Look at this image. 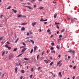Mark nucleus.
<instances>
[{
  "mask_svg": "<svg viewBox=\"0 0 79 79\" xmlns=\"http://www.w3.org/2000/svg\"><path fill=\"white\" fill-rule=\"evenodd\" d=\"M62 64V63H61L59 65V66H61V65Z\"/></svg>",
  "mask_w": 79,
  "mask_h": 79,
  "instance_id": "obj_61",
  "label": "nucleus"
},
{
  "mask_svg": "<svg viewBox=\"0 0 79 79\" xmlns=\"http://www.w3.org/2000/svg\"><path fill=\"white\" fill-rule=\"evenodd\" d=\"M18 18H21L22 17V15H19L17 16Z\"/></svg>",
  "mask_w": 79,
  "mask_h": 79,
  "instance_id": "obj_17",
  "label": "nucleus"
},
{
  "mask_svg": "<svg viewBox=\"0 0 79 79\" xmlns=\"http://www.w3.org/2000/svg\"><path fill=\"white\" fill-rule=\"evenodd\" d=\"M29 33H30V34H32V32H31V31H30L29 32Z\"/></svg>",
  "mask_w": 79,
  "mask_h": 79,
  "instance_id": "obj_60",
  "label": "nucleus"
},
{
  "mask_svg": "<svg viewBox=\"0 0 79 79\" xmlns=\"http://www.w3.org/2000/svg\"><path fill=\"white\" fill-rule=\"evenodd\" d=\"M47 21V19H46L45 20H44L43 21L44 22V21Z\"/></svg>",
  "mask_w": 79,
  "mask_h": 79,
  "instance_id": "obj_54",
  "label": "nucleus"
},
{
  "mask_svg": "<svg viewBox=\"0 0 79 79\" xmlns=\"http://www.w3.org/2000/svg\"><path fill=\"white\" fill-rule=\"evenodd\" d=\"M20 78L21 79H23V77L22 76H21L20 77Z\"/></svg>",
  "mask_w": 79,
  "mask_h": 79,
  "instance_id": "obj_49",
  "label": "nucleus"
},
{
  "mask_svg": "<svg viewBox=\"0 0 79 79\" xmlns=\"http://www.w3.org/2000/svg\"><path fill=\"white\" fill-rule=\"evenodd\" d=\"M69 67L70 68H72V65H70Z\"/></svg>",
  "mask_w": 79,
  "mask_h": 79,
  "instance_id": "obj_64",
  "label": "nucleus"
},
{
  "mask_svg": "<svg viewBox=\"0 0 79 79\" xmlns=\"http://www.w3.org/2000/svg\"><path fill=\"white\" fill-rule=\"evenodd\" d=\"M26 50H27V48H25L22 49L21 52H24Z\"/></svg>",
  "mask_w": 79,
  "mask_h": 79,
  "instance_id": "obj_4",
  "label": "nucleus"
},
{
  "mask_svg": "<svg viewBox=\"0 0 79 79\" xmlns=\"http://www.w3.org/2000/svg\"><path fill=\"white\" fill-rule=\"evenodd\" d=\"M24 60H26V61H27V60H29V58H28L27 59H26V58H24Z\"/></svg>",
  "mask_w": 79,
  "mask_h": 79,
  "instance_id": "obj_28",
  "label": "nucleus"
},
{
  "mask_svg": "<svg viewBox=\"0 0 79 79\" xmlns=\"http://www.w3.org/2000/svg\"><path fill=\"white\" fill-rule=\"evenodd\" d=\"M10 8H11V6H9L8 8H7V9H10Z\"/></svg>",
  "mask_w": 79,
  "mask_h": 79,
  "instance_id": "obj_46",
  "label": "nucleus"
},
{
  "mask_svg": "<svg viewBox=\"0 0 79 79\" xmlns=\"http://www.w3.org/2000/svg\"><path fill=\"white\" fill-rule=\"evenodd\" d=\"M44 53H45V51H43V52H42V53L41 54V56H43V55H44Z\"/></svg>",
  "mask_w": 79,
  "mask_h": 79,
  "instance_id": "obj_40",
  "label": "nucleus"
},
{
  "mask_svg": "<svg viewBox=\"0 0 79 79\" xmlns=\"http://www.w3.org/2000/svg\"><path fill=\"white\" fill-rule=\"evenodd\" d=\"M39 55H38L37 56V60H39Z\"/></svg>",
  "mask_w": 79,
  "mask_h": 79,
  "instance_id": "obj_33",
  "label": "nucleus"
},
{
  "mask_svg": "<svg viewBox=\"0 0 79 79\" xmlns=\"http://www.w3.org/2000/svg\"><path fill=\"white\" fill-rule=\"evenodd\" d=\"M61 56V55H59L58 56V57H59V58H60V57Z\"/></svg>",
  "mask_w": 79,
  "mask_h": 79,
  "instance_id": "obj_58",
  "label": "nucleus"
},
{
  "mask_svg": "<svg viewBox=\"0 0 79 79\" xmlns=\"http://www.w3.org/2000/svg\"><path fill=\"white\" fill-rule=\"evenodd\" d=\"M56 16H57V14L56 13H55L54 15V18L55 19L56 18Z\"/></svg>",
  "mask_w": 79,
  "mask_h": 79,
  "instance_id": "obj_13",
  "label": "nucleus"
},
{
  "mask_svg": "<svg viewBox=\"0 0 79 79\" xmlns=\"http://www.w3.org/2000/svg\"><path fill=\"white\" fill-rule=\"evenodd\" d=\"M63 37V35H59V38H61V37Z\"/></svg>",
  "mask_w": 79,
  "mask_h": 79,
  "instance_id": "obj_34",
  "label": "nucleus"
},
{
  "mask_svg": "<svg viewBox=\"0 0 79 79\" xmlns=\"http://www.w3.org/2000/svg\"><path fill=\"white\" fill-rule=\"evenodd\" d=\"M76 66L75 65V66H74L73 67V69H76Z\"/></svg>",
  "mask_w": 79,
  "mask_h": 79,
  "instance_id": "obj_32",
  "label": "nucleus"
},
{
  "mask_svg": "<svg viewBox=\"0 0 79 79\" xmlns=\"http://www.w3.org/2000/svg\"><path fill=\"white\" fill-rule=\"evenodd\" d=\"M17 50V48H14L13 50V52H15Z\"/></svg>",
  "mask_w": 79,
  "mask_h": 79,
  "instance_id": "obj_21",
  "label": "nucleus"
},
{
  "mask_svg": "<svg viewBox=\"0 0 79 79\" xmlns=\"http://www.w3.org/2000/svg\"><path fill=\"white\" fill-rule=\"evenodd\" d=\"M64 31H65V30L64 29H63L61 31V33L63 32H64Z\"/></svg>",
  "mask_w": 79,
  "mask_h": 79,
  "instance_id": "obj_23",
  "label": "nucleus"
},
{
  "mask_svg": "<svg viewBox=\"0 0 79 79\" xmlns=\"http://www.w3.org/2000/svg\"><path fill=\"white\" fill-rule=\"evenodd\" d=\"M20 24V25H23V26H25V25L27 24V23H22Z\"/></svg>",
  "mask_w": 79,
  "mask_h": 79,
  "instance_id": "obj_6",
  "label": "nucleus"
},
{
  "mask_svg": "<svg viewBox=\"0 0 79 79\" xmlns=\"http://www.w3.org/2000/svg\"><path fill=\"white\" fill-rule=\"evenodd\" d=\"M5 52L4 51H2V56H4V55L5 54Z\"/></svg>",
  "mask_w": 79,
  "mask_h": 79,
  "instance_id": "obj_9",
  "label": "nucleus"
},
{
  "mask_svg": "<svg viewBox=\"0 0 79 79\" xmlns=\"http://www.w3.org/2000/svg\"><path fill=\"white\" fill-rule=\"evenodd\" d=\"M33 71H34V69L33 68H31V71H32V72H33Z\"/></svg>",
  "mask_w": 79,
  "mask_h": 79,
  "instance_id": "obj_35",
  "label": "nucleus"
},
{
  "mask_svg": "<svg viewBox=\"0 0 79 79\" xmlns=\"http://www.w3.org/2000/svg\"><path fill=\"white\" fill-rule=\"evenodd\" d=\"M56 48H58V50H60V48H59V47H58V45H57Z\"/></svg>",
  "mask_w": 79,
  "mask_h": 79,
  "instance_id": "obj_43",
  "label": "nucleus"
},
{
  "mask_svg": "<svg viewBox=\"0 0 79 79\" xmlns=\"http://www.w3.org/2000/svg\"><path fill=\"white\" fill-rule=\"evenodd\" d=\"M72 53H74V51L73 50V51H72Z\"/></svg>",
  "mask_w": 79,
  "mask_h": 79,
  "instance_id": "obj_57",
  "label": "nucleus"
},
{
  "mask_svg": "<svg viewBox=\"0 0 79 79\" xmlns=\"http://www.w3.org/2000/svg\"><path fill=\"white\" fill-rule=\"evenodd\" d=\"M30 42H31L32 43H33L32 44H34V41L32 40H30Z\"/></svg>",
  "mask_w": 79,
  "mask_h": 79,
  "instance_id": "obj_18",
  "label": "nucleus"
},
{
  "mask_svg": "<svg viewBox=\"0 0 79 79\" xmlns=\"http://www.w3.org/2000/svg\"><path fill=\"white\" fill-rule=\"evenodd\" d=\"M61 61H60L59 62H58L57 64V66H58L59 64H60V63H61Z\"/></svg>",
  "mask_w": 79,
  "mask_h": 79,
  "instance_id": "obj_10",
  "label": "nucleus"
},
{
  "mask_svg": "<svg viewBox=\"0 0 79 79\" xmlns=\"http://www.w3.org/2000/svg\"><path fill=\"white\" fill-rule=\"evenodd\" d=\"M35 0H32L31 1H31V3H33V2H35Z\"/></svg>",
  "mask_w": 79,
  "mask_h": 79,
  "instance_id": "obj_25",
  "label": "nucleus"
},
{
  "mask_svg": "<svg viewBox=\"0 0 79 79\" xmlns=\"http://www.w3.org/2000/svg\"><path fill=\"white\" fill-rule=\"evenodd\" d=\"M22 44L23 45H24L25 46H26V44H25L24 42Z\"/></svg>",
  "mask_w": 79,
  "mask_h": 79,
  "instance_id": "obj_45",
  "label": "nucleus"
},
{
  "mask_svg": "<svg viewBox=\"0 0 79 79\" xmlns=\"http://www.w3.org/2000/svg\"><path fill=\"white\" fill-rule=\"evenodd\" d=\"M12 11H13L15 13H16V12H17V10H16L12 9Z\"/></svg>",
  "mask_w": 79,
  "mask_h": 79,
  "instance_id": "obj_8",
  "label": "nucleus"
},
{
  "mask_svg": "<svg viewBox=\"0 0 79 79\" xmlns=\"http://www.w3.org/2000/svg\"><path fill=\"white\" fill-rule=\"evenodd\" d=\"M67 20H70V19L69 18H67Z\"/></svg>",
  "mask_w": 79,
  "mask_h": 79,
  "instance_id": "obj_53",
  "label": "nucleus"
},
{
  "mask_svg": "<svg viewBox=\"0 0 79 79\" xmlns=\"http://www.w3.org/2000/svg\"><path fill=\"white\" fill-rule=\"evenodd\" d=\"M75 78H76V77H75V76H73L72 77V79H75Z\"/></svg>",
  "mask_w": 79,
  "mask_h": 79,
  "instance_id": "obj_47",
  "label": "nucleus"
},
{
  "mask_svg": "<svg viewBox=\"0 0 79 79\" xmlns=\"http://www.w3.org/2000/svg\"><path fill=\"white\" fill-rule=\"evenodd\" d=\"M53 3L55 5H56V2H54V1L53 2Z\"/></svg>",
  "mask_w": 79,
  "mask_h": 79,
  "instance_id": "obj_42",
  "label": "nucleus"
},
{
  "mask_svg": "<svg viewBox=\"0 0 79 79\" xmlns=\"http://www.w3.org/2000/svg\"><path fill=\"white\" fill-rule=\"evenodd\" d=\"M18 40H19V38H17L15 41V43H16L17 42H18Z\"/></svg>",
  "mask_w": 79,
  "mask_h": 79,
  "instance_id": "obj_26",
  "label": "nucleus"
},
{
  "mask_svg": "<svg viewBox=\"0 0 79 79\" xmlns=\"http://www.w3.org/2000/svg\"><path fill=\"white\" fill-rule=\"evenodd\" d=\"M25 30V28L24 27H23L21 29V31H24Z\"/></svg>",
  "mask_w": 79,
  "mask_h": 79,
  "instance_id": "obj_12",
  "label": "nucleus"
},
{
  "mask_svg": "<svg viewBox=\"0 0 79 79\" xmlns=\"http://www.w3.org/2000/svg\"><path fill=\"white\" fill-rule=\"evenodd\" d=\"M53 64V62H51V63L50 64V65L51 66H52Z\"/></svg>",
  "mask_w": 79,
  "mask_h": 79,
  "instance_id": "obj_44",
  "label": "nucleus"
},
{
  "mask_svg": "<svg viewBox=\"0 0 79 79\" xmlns=\"http://www.w3.org/2000/svg\"><path fill=\"white\" fill-rule=\"evenodd\" d=\"M59 74L60 77H62V75H61V72H59Z\"/></svg>",
  "mask_w": 79,
  "mask_h": 79,
  "instance_id": "obj_11",
  "label": "nucleus"
},
{
  "mask_svg": "<svg viewBox=\"0 0 79 79\" xmlns=\"http://www.w3.org/2000/svg\"><path fill=\"white\" fill-rule=\"evenodd\" d=\"M29 35V33L27 32V35Z\"/></svg>",
  "mask_w": 79,
  "mask_h": 79,
  "instance_id": "obj_62",
  "label": "nucleus"
},
{
  "mask_svg": "<svg viewBox=\"0 0 79 79\" xmlns=\"http://www.w3.org/2000/svg\"><path fill=\"white\" fill-rule=\"evenodd\" d=\"M3 37H4V36H2L0 38V41H1V40H2V39H3Z\"/></svg>",
  "mask_w": 79,
  "mask_h": 79,
  "instance_id": "obj_20",
  "label": "nucleus"
},
{
  "mask_svg": "<svg viewBox=\"0 0 79 79\" xmlns=\"http://www.w3.org/2000/svg\"><path fill=\"white\" fill-rule=\"evenodd\" d=\"M3 15H1V16H0V18H2V17H3Z\"/></svg>",
  "mask_w": 79,
  "mask_h": 79,
  "instance_id": "obj_56",
  "label": "nucleus"
},
{
  "mask_svg": "<svg viewBox=\"0 0 79 79\" xmlns=\"http://www.w3.org/2000/svg\"><path fill=\"white\" fill-rule=\"evenodd\" d=\"M18 67H16L15 69V72L16 73H18Z\"/></svg>",
  "mask_w": 79,
  "mask_h": 79,
  "instance_id": "obj_7",
  "label": "nucleus"
},
{
  "mask_svg": "<svg viewBox=\"0 0 79 79\" xmlns=\"http://www.w3.org/2000/svg\"><path fill=\"white\" fill-rule=\"evenodd\" d=\"M34 8H36V7H37V6L36 5H34Z\"/></svg>",
  "mask_w": 79,
  "mask_h": 79,
  "instance_id": "obj_48",
  "label": "nucleus"
},
{
  "mask_svg": "<svg viewBox=\"0 0 79 79\" xmlns=\"http://www.w3.org/2000/svg\"><path fill=\"white\" fill-rule=\"evenodd\" d=\"M22 55H23V53L20 54L17 57H19V56H21Z\"/></svg>",
  "mask_w": 79,
  "mask_h": 79,
  "instance_id": "obj_24",
  "label": "nucleus"
},
{
  "mask_svg": "<svg viewBox=\"0 0 79 79\" xmlns=\"http://www.w3.org/2000/svg\"><path fill=\"white\" fill-rule=\"evenodd\" d=\"M40 22H41V21H42V22L44 21V19H42V18L40 20Z\"/></svg>",
  "mask_w": 79,
  "mask_h": 79,
  "instance_id": "obj_31",
  "label": "nucleus"
},
{
  "mask_svg": "<svg viewBox=\"0 0 79 79\" xmlns=\"http://www.w3.org/2000/svg\"><path fill=\"white\" fill-rule=\"evenodd\" d=\"M44 61L46 64H47V63H48V61H47V60H44Z\"/></svg>",
  "mask_w": 79,
  "mask_h": 79,
  "instance_id": "obj_14",
  "label": "nucleus"
},
{
  "mask_svg": "<svg viewBox=\"0 0 79 79\" xmlns=\"http://www.w3.org/2000/svg\"><path fill=\"white\" fill-rule=\"evenodd\" d=\"M51 45H52V46H53L54 45V43L52 42L51 43Z\"/></svg>",
  "mask_w": 79,
  "mask_h": 79,
  "instance_id": "obj_39",
  "label": "nucleus"
},
{
  "mask_svg": "<svg viewBox=\"0 0 79 79\" xmlns=\"http://www.w3.org/2000/svg\"><path fill=\"white\" fill-rule=\"evenodd\" d=\"M47 22H44V24H47Z\"/></svg>",
  "mask_w": 79,
  "mask_h": 79,
  "instance_id": "obj_63",
  "label": "nucleus"
},
{
  "mask_svg": "<svg viewBox=\"0 0 79 79\" xmlns=\"http://www.w3.org/2000/svg\"><path fill=\"white\" fill-rule=\"evenodd\" d=\"M51 53H55V51H54V50H53V51H51Z\"/></svg>",
  "mask_w": 79,
  "mask_h": 79,
  "instance_id": "obj_27",
  "label": "nucleus"
},
{
  "mask_svg": "<svg viewBox=\"0 0 79 79\" xmlns=\"http://www.w3.org/2000/svg\"><path fill=\"white\" fill-rule=\"evenodd\" d=\"M6 43L8 44H10V43L9 42V41L7 42Z\"/></svg>",
  "mask_w": 79,
  "mask_h": 79,
  "instance_id": "obj_51",
  "label": "nucleus"
},
{
  "mask_svg": "<svg viewBox=\"0 0 79 79\" xmlns=\"http://www.w3.org/2000/svg\"><path fill=\"white\" fill-rule=\"evenodd\" d=\"M47 32H50V29H48L47 30Z\"/></svg>",
  "mask_w": 79,
  "mask_h": 79,
  "instance_id": "obj_30",
  "label": "nucleus"
},
{
  "mask_svg": "<svg viewBox=\"0 0 79 79\" xmlns=\"http://www.w3.org/2000/svg\"><path fill=\"white\" fill-rule=\"evenodd\" d=\"M53 74H54L53 73H52V76H53V77H55V75H56V74H54V75H53Z\"/></svg>",
  "mask_w": 79,
  "mask_h": 79,
  "instance_id": "obj_36",
  "label": "nucleus"
},
{
  "mask_svg": "<svg viewBox=\"0 0 79 79\" xmlns=\"http://www.w3.org/2000/svg\"><path fill=\"white\" fill-rule=\"evenodd\" d=\"M70 58H71V56H68V59H70Z\"/></svg>",
  "mask_w": 79,
  "mask_h": 79,
  "instance_id": "obj_50",
  "label": "nucleus"
},
{
  "mask_svg": "<svg viewBox=\"0 0 79 79\" xmlns=\"http://www.w3.org/2000/svg\"><path fill=\"white\" fill-rule=\"evenodd\" d=\"M13 55L12 54H10L9 56V60H11V58H13Z\"/></svg>",
  "mask_w": 79,
  "mask_h": 79,
  "instance_id": "obj_1",
  "label": "nucleus"
},
{
  "mask_svg": "<svg viewBox=\"0 0 79 79\" xmlns=\"http://www.w3.org/2000/svg\"><path fill=\"white\" fill-rule=\"evenodd\" d=\"M5 46L6 47V48H8V49H9V50H10V49H11V47H10V46H8L7 44H6Z\"/></svg>",
  "mask_w": 79,
  "mask_h": 79,
  "instance_id": "obj_2",
  "label": "nucleus"
},
{
  "mask_svg": "<svg viewBox=\"0 0 79 79\" xmlns=\"http://www.w3.org/2000/svg\"><path fill=\"white\" fill-rule=\"evenodd\" d=\"M26 46H21V47H20V48L21 49V48H25Z\"/></svg>",
  "mask_w": 79,
  "mask_h": 79,
  "instance_id": "obj_29",
  "label": "nucleus"
},
{
  "mask_svg": "<svg viewBox=\"0 0 79 79\" xmlns=\"http://www.w3.org/2000/svg\"><path fill=\"white\" fill-rule=\"evenodd\" d=\"M71 21L72 23H73V22L74 21V19H71Z\"/></svg>",
  "mask_w": 79,
  "mask_h": 79,
  "instance_id": "obj_22",
  "label": "nucleus"
},
{
  "mask_svg": "<svg viewBox=\"0 0 79 79\" xmlns=\"http://www.w3.org/2000/svg\"><path fill=\"white\" fill-rule=\"evenodd\" d=\"M51 50H53V47H52L51 48H50Z\"/></svg>",
  "mask_w": 79,
  "mask_h": 79,
  "instance_id": "obj_37",
  "label": "nucleus"
},
{
  "mask_svg": "<svg viewBox=\"0 0 79 79\" xmlns=\"http://www.w3.org/2000/svg\"><path fill=\"white\" fill-rule=\"evenodd\" d=\"M4 74H2V76H1L2 77L4 76Z\"/></svg>",
  "mask_w": 79,
  "mask_h": 79,
  "instance_id": "obj_59",
  "label": "nucleus"
},
{
  "mask_svg": "<svg viewBox=\"0 0 79 79\" xmlns=\"http://www.w3.org/2000/svg\"><path fill=\"white\" fill-rule=\"evenodd\" d=\"M21 73H22V74H24V73H25V71L24 70H21Z\"/></svg>",
  "mask_w": 79,
  "mask_h": 79,
  "instance_id": "obj_15",
  "label": "nucleus"
},
{
  "mask_svg": "<svg viewBox=\"0 0 79 79\" xmlns=\"http://www.w3.org/2000/svg\"><path fill=\"white\" fill-rule=\"evenodd\" d=\"M37 46H35L34 47V50H36V49H37Z\"/></svg>",
  "mask_w": 79,
  "mask_h": 79,
  "instance_id": "obj_38",
  "label": "nucleus"
},
{
  "mask_svg": "<svg viewBox=\"0 0 79 79\" xmlns=\"http://www.w3.org/2000/svg\"><path fill=\"white\" fill-rule=\"evenodd\" d=\"M25 7H26L27 8H29L30 10H33V8L29 6H26Z\"/></svg>",
  "mask_w": 79,
  "mask_h": 79,
  "instance_id": "obj_3",
  "label": "nucleus"
},
{
  "mask_svg": "<svg viewBox=\"0 0 79 79\" xmlns=\"http://www.w3.org/2000/svg\"><path fill=\"white\" fill-rule=\"evenodd\" d=\"M33 50H34V49H32L30 52V53H32V52H33Z\"/></svg>",
  "mask_w": 79,
  "mask_h": 79,
  "instance_id": "obj_19",
  "label": "nucleus"
},
{
  "mask_svg": "<svg viewBox=\"0 0 79 79\" xmlns=\"http://www.w3.org/2000/svg\"><path fill=\"white\" fill-rule=\"evenodd\" d=\"M32 76H33L32 74L30 76V78H32Z\"/></svg>",
  "mask_w": 79,
  "mask_h": 79,
  "instance_id": "obj_41",
  "label": "nucleus"
},
{
  "mask_svg": "<svg viewBox=\"0 0 79 79\" xmlns=\"http://www.w3.org/2000/svg\"><path fill=\"white\" fill-rule=\"evenodd\" d=\"M38 9H40L41 10H42V9H44V7H41L38 8Z\"/></svg>",
  "mask_w": 79,
  "mask_h": 79,
  "instance_id": "obj_16",
  "label": "nucleus"
},
{
  "mask_svg": "<svg viewBox=\"0 0 79 79\" xmlns=\"http://www.w3.org/2000/svg\"><path fill=\"white\" fill-rule=\"evenodd\" d=\"M35 24H37V22H35L32 23V26H34V25H35Z\"/></svg>",
  "mask_w": 79,
  "mask_h": 79,
  "instance_id": "obj_5",
  "label": "nucleus"
},
{
  "mask_svg": "<svg viewBox=\"0 0 79 79\" xmlns=\"http://www.w3.org/2000/svg\"><path fill=\"white\" fill-rule=\"evenodd\" d=\"M56 27L57 29H59V27L58 25L56 26Z\"/></svg>",
  "mask_w": 79,
  "mask_h": 79,
  "instance_id": "obj_52",
  "label": "nucleus"
},
{
  "mask_svg": "<svg viewBox=\"0 0 79 79\" xmlns=\"http://www.w3.org/2000/svg\"><path fill=\"white\" fill-rule=\"evenodd\" d=\"M2 73L1 72H0V76H2Z\"/></svg>",
  "mask_w": 79,
  "mask_h": 79,
  "instance_id": "obj_55",
  "label": "nucleus"
}]
</instances>
